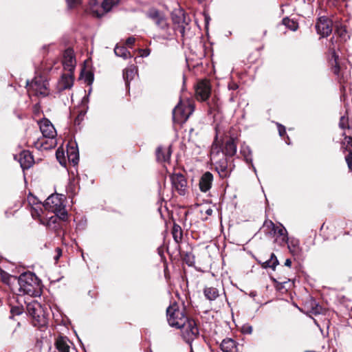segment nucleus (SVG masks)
Segmentation results:
<instances>
[{
    "label": "nucleus",
    "instance_id": "obj_45",
    "mask_svg": "<svg viewBox=\"0 0 352 352\" xmlns=\"http://www.w3.org/2000/svg\"><path fill=\"white\" fill-rule=\"evenodd\" d=\"M55 251H56V254L54 256V260L56 262H57L58 261L59 258L62 255V250L60 248H56Z\"/></svg>",
    "mask_w": 352,
    "mask_h": 352
},
{
    "label": "nucleus",
    "instance_id": "obj_35",
    "mask_svg": "<svg viewBox=\"0 0 352 352\" xmlns=\"http://www.w3.org/2000/svg\"><path fill=\"white\" fill-rule=\"evenodd\" d=\"M335 34L340 37L341 41H346L348 38L346 29L342 26L337 28Z\"/></svg>",
    "mask_w": 352,
    "mask_h": 352
},
{
    "label": "nucleus",
    "instance_id": "obj_15",
    "mask_svg": "<svg viewBox=\"0 0 352 352\" xmlns=\"http://www.w3.org/2000/svg\"><path fill=\"white\" fill-rule=\"evenodd\" d=\"M316 28L318 34L323 37L329 36L332 32V21L327 17L318 19Z\"/></svg>",
    "mask_w": 352,
    "mask_h": 352
},
{
    "label": "nucleus",
    "instance_id": "obj_29",
    "mask_svg": "<svg viewBox=\"0 0 352 352\" xmlns=\"http://www.w3.org/2000/svg\"><path fill=\"white\" fill-rule=\"evenodd\" d=\"M240 153L245 158L246 162L251 164L254 172L256 173V169L252 164V151L250 148L248 146L243 144L241 147Z\"/></svg>",
    "mask_w": 352,
    "mask_h": 352
},
{
    "label": "nucleus",
    "instance_id": "obj_50",
    "mask_svg": "<svg viewBox=\"0 0 352 352\" xmlns=\"http://www.w3.org/2000/svg\"><path fill=\"white\" fill-rule=\"evenodd\" d=\"M210 16L205 14V22H206V26L207 27L208 23H209V21H210Z\"/></svg>",
    "mask_w": 352,
    "mask_h": 352
},
{
    "label": "nucleus",
    "instance_id": "obj_4",
    "mask_svg": "<svg viewBox=\"0 0 352 352\" xmlns=\"http://www.w3.org/2000/svg\"><path fill=\"white\" fill-rule=\"evenodd\" d=\"M63 195L52 194L46 199L43 206L45 210L56 214L60 220L65 221L67 219V212L63 204Z\"/></svg>",
    "mask_w": 352,
    "mask_h": 352
},
{
    "label": "nucleus",
    "instance_id": "obj_23",
    "mask_svg": "<svg viewBox=\"0 0 352 352\" xmlns=\"http://www.w3.org/2000/svg\"><path fill=\"white\" fill-rule=\"evenodd\" d=\"M171 155L170 146L164 148L162 146L157 147L156 150V157L159 162H168L169 161Z\"/></svg>",
    "mask_w": 352,
    "mask_h": 352
},
{
    "label": "nucleus",
    "instance_id": "obj_7",
    "mask_svg": "<svg viewBox=\"0 0 352 352\" xmlns=\"http://www.w3.org/2000/svg\"><path fill=\"white\" fill-rule=\"evenodd\" d=\"M27 311L32 318V324L35 327H43L47 324L45 311L42 306L36 301H32L27 305Z\"/></svg>",
    "mask_w": 352,
    "mask_h": 352
},
{
    "label": "nucleus",
    "instance_id": "obj_30",
    "mask_svg": "<svg viewBox=\"0 0 352 352\" xmlns=\"http://www.w3.org/2000/svg\"><path fill=\"white\" fill-rule=\"evenodd\" d=\"M205 297L209 300H214L219 296V291L213 287H206L204 290Z\"/></svg>",
    "mask_w": 352,
    "mask_h": 352
},
{
    "label": "nucleus",
    "instance_id": "obj_25",
    "mask_svg": "<svg viewBox=\"0 0 352 352\" xmlns=\"http://www.w3.org/2000/svg\"><path fill=\"white\" fill-rule=\"evenodd\" d=\"M67 157L68 161L72 162L73 165L77 164L79 161V155L77 146L74 145L68 146L67 148Z\"/></svg>",
    "mask_w": 352,
    "mask_h": 352
},
{
    "label": "nucleus",
    "instance_id": "obj_34",
    "mask_svg": "<svg viewBox=\"0 0 352 352\" xmlns=\"http://www.w3.org/2000/svg\"><path fill=\"white\" fill-rule=\"evenodd\" d=\"M283 24L293 31L296 30L298 28V25L296 21H294V20L289 19L287 17L284 18L283 19Z\"/></svg>",
    "mask_w": 352,
    "mask_h": 352
},
{
    "label": "nucleus",
    "instance_id": "obj_17",
    "mask_svg": "<svg viewBox=\"0 0 352 352\" xmlns=\"http://www.w3.org/2000/svg\"><path fill=\"white\" fill-rule=\"evenodd\" d=\"M63 65L65 70L68 72H73L76 66V59L74 56V52L71 49H67L65 51Z\"/></svg>",
    "mask_w": 352,
    "mask_h": 352
},
{
    "label": "nucleus",
    "instance_id": "obj_32",
    "mask_svg": "<svg viewBox=\"0 0 352 352\" xmlns=\"http://www.w3.org/2000/svg\"><path fill=\"white\" fill-rule=\"evenodd\" d=\"M0 279L6 284L10 285L16 281V277L10 275L5 271L0 270Z\"/></svg>",
    "mask_w": 352,
    "mask_h": 352
},
{
    "label": "nucleus",
    "instance_id": "obj_44",
    "mask_svg": "<svg viewBox=\"0 0 352 352\" xmlns=\"http://www.w3.org/2000/svg\"><path fill=\"white\" fill-rule=\"evenodd\" d=\"M58 219H60V218L56 214H55L54 216L51 217L49 219L47 225L48 226H50L52 223H56Z\"/></svg>",
    "mask_w": 352,
    "mask_h": 352
},
{
    "label": "nucleus",
    "instance_id": "obj_51",
    "mask_svg": "<svg viewBox=\"0 0 352 352\" xmlns=\"http://www.w3.org/2000/svg\"><path fill=\"white\" fill-rule=\"evenodd\" d=\"M212 212H213L212 209H211V208H208V209H206V214L207 215L210 216V215H211V214H212Z\"/></svg>",
    "mask_w": 352,
    "mask_h": 352
},
{
    "label": "nucleus",
    "instance_id": "obj_53",
    "mask_svg": "<svg viewBox=\"0 0 352 352\" xmlns=\"http://www.w3.org/2000/svg\"><path fill=\"white\" fill-rule=\"evenodd\" d=\"M320 313V311L318 309V308H316V311H314V314H318Z\"/></svg>",
    "mask_w": 352,
    "mask_h": 352
},
{
    "label": "nucleus",
    "instance_id": "obj_6",
    "mask_svg": "<svg viewBox=\"0 0 352 352\" xmlns=\"http://www.w3.org/2000/svg\"><path fill=\"white\" fill-rule=\"evenodd\" d=\"M167 320L168 324L177 329H182L188 321V317L185 314V309H179L177 305H173L168 307L166 310Z\"/></svg>",
    "mask_w": 352,
    "mask_h": 352
},
{
    "label": "nucleus",
    "instance_id": "obj_11",
    "mask_svg": "<svg viewBox=\"0 0 352 352\" xmlns=\"http://www.w3.org/2000/svg\"><path fill=\"white\" fill-rule=\"evenodd\" d=\"M265 226L271 228V232L276 237L275 241L280 245H283L288 243L287 232L282 224L275 226L272 221H270L265 223Z\"/></svg>",
    "mask_w": 352,
    "mask_h": 352
},
{
    "label": "nucleus",
    "instance_id": "obj_21",
    "mask_svg": "<svg viewBox=\"0 0 352 352\" xmlns=\"http://www.w3.org/2000/svg\"><path fill=\"white\" fill-rule=\"evenodd\" d=\"M342 148L349 152L345 160L349 168L352 170V138L351 136H345L342 142Z\"/></svg>",
    "mask_w": 352,
    "mask_h": 352
},
{
    "label": "nucleus",
    "instance_id": "obj_2",
    "mask_svg": "<svg viewBox=\"0 0 352 352\" xmlns=\"http://www.w3.org/2000/svg\"><path fill=\"white\" fill-rule=\"evenodd\" d=\"M39 128L44 138H47V140H38L36 143V146L44 150H48L54 148L56 146V136L57 135L56 131L47 119H43L39 122Z\"/></svg>",
    "mask_w": 352,
    "mask_h": 352
},
{
    "label": "nucleus",
    "instance_id": "obj_5",
    "mask_svg": "<svg viewBox=\"0 0 352 352\" xmlns=\"http://www.w3.org/2000/svg\"><path fill=\"white\" fill-rule=\"evenodd\" d=\"M195 104L192 100H180L173 110V119L175 122L184 123L193 113Z\"/></svg>",
    "mask_w": 352,
    "mask_h": 352
},
{
    "label": "nucleus",
    "instance_id": "obj_1",
    "mask_svg": "<svg viewBox=\"0 0 352 352\" xmlns=\"http://www.w3.org/2000/svg\"><path fill=\"white\" fill-rule=\"evenodd\" d=\"M227 156L217 144H212L210 151V160L214 165L220 177H227L232 170V164H228Z\"/></svg>",
    "mask_w": 352,
    "mask_h": 352
},
{
    "label": "nucleus",
    "instance_id": "obj_18",
    "mask_svg": "<svg viewBox=\"0 0 352 352\" xmlns=\"http://www.w3.org/2000/svg\"><path fill=\"white\" fill-rule=\"evenodd\" d=\"M213 182V175L210 172L204 173L199 179V189L201 192H206L208 191L212 186Z\"/></svg>",
    "mask_w": 352,
    "mask_h": 352
},
{
    "label": "nucleus",
    "instance_id": "obj_27",
    "mask_svg": "<svg viewBox=\"0 0 352 352\" xmlns=\"http://www.w3.org/2000/svg\"><path fill=\"white\" fill-rule=\"evenodd\" d=\"M173 21L175 23H177L179 25L178 31L182 34H184L185 30L184 24H187L184 13L182 11H179L178 15L174 14L173 15Z\"/></svg>",
    "mask_w": 352,
    "mask_h": 352
},
{
    "label": "nucleus",
    "instance_id": "obj_31",
    "mask_svg": "<svg viewBox=\"0 0 352 352\" xmlns=\"http://www.w3.org/2000/svg\"><path fill=\"white\" fill-rule=\"evenodd\" d=\"M116 56L122 57L123 59H127L131 57L130 52L124 46L116 45L114 48Z\"/></svg>",
    "mask_w": 352,
    "mask_h": 352
},
{
    "label": "nucleus",
    "instance_id": "obj_49",
    "mask_svg": "<svg viewBox=\"0 0 352 352\" xmlns=\"http://www.w3.org/2000/svg\"><path fill=\"white\" fill-rule=\"evenodd\" d=\"M292 265V261L289 258H287L286 259L285 262V266H287V267H290Z\"/></svg>",
    "mask_w": 352,
    "mask_h": 352
},
{
    "label": "nucleus",
    "instance_id": "obj_28",
    "mask_svg": "<svg viewBox=\"0 0 352 352\" xmlns=\"http://www.w3.org/2000/svg\"><path fill=\"white\" fill-rule=\"evenodd\" d=\"M137 73V68L134 65H131L123 71V78L127 86L129 82L134 78Z\"/></svg>",
    "mask_w": 352,
    "mask_h": 352
},
{
    "label": "nucleus",
    "instance_id": "obj_36",
    "mask_svg": "<svg viewBox=\"0 0 352 352\" xmlns=\"http://www.w3.org/2000/svg\"><path fill=\"white\" fill-rule=\"evenodd\" d=\"M56 156L58 162L62 166H66V160L65 159V153L63 151L57 150Z\"/></svg>",
    "mask_w": 352,
    "mask_h": 352
},
{
    "label": "nucleus",
    "instance_id": "obj_10",
    "mask_svg": "<svg viewBox=\"0 0 352 352\" xmlns=\"http://www.w3.org/2000/svg\"><path fill=\"white\" fill-rule=\"evenodd\" d=\"M331 45L329 46V50L331 54V58L330 59V62L331 65L333 66V73L338 76L340 78V82L342 83V82H345L347 74L345 72H342V67L340 66L338 62V55L336 53V49L334 46V36L331 38Z\"/></svg>",
    "mask_w": 352,
    "mask_h": 352
},
{
    "label": "nucleus",
    "instance_id": "obj_39",
    "mask_svg": "<svg viewBox=\"0 0 352 352\" xmlns=\"http://www.w3.org/2000/svg\"><path fill=\"white\" fill-rule=\"evenodd\" d=\"M10 312L12 316L20 315L23 312V307L21 306L12 307Z\"/></svg>",
    "mask_w": 352,
    "mask_h": 352
},
{
    "label": "nucleus",
    "instance_id": "obj_8",
    "mask_svg": "<svg viewBox=\"0 0 352 352\" xmlns=\"http://www.w3.org/2000/svg\"><path fill=\"white\" fill-rule=\"evenodd\" d=\"M146 16L151 19L155 25L164 32L163 34L161 36L163 39L167 38L170 35L167 19L162 12L155 8H151L147 11Z\"/></svg>",
    "mask_w": 352,
    "mask_h": 352
},
{
    "label": "nucleus",
    "instance_id": "obj_26",
    "mask_svg": "<svg viewBox=\"0 0 352 352\" xmlns=\"http://www.w3.org/2000/svg\"><path fill=\"white\" fill-rule=\"evenodd\" d=\"M223 352H237V346L234 340L231 338L224 339L221 344Z\"/></svg>",
    "mask_w": 352,
    "mask_h": 352
},
{
    "label": "nucleus",
    "instance_id": "obj_40",
    "mask_svg": "<svg viewBox=\"0 0 352 352\" xmlns=\"http://www.w3.org/2000/svg\"><path fill=\"white\" fill-rule=\"evenodd\" d=\"M241 332L245 334H251L252 332V327L250 324H244L241 327Z\"/></svg>",
    "mask_w": 352,
    "mask_h": 352
},
{
    "label": "nucleus",
    "instance_id": "obj_47",
    "mask_svg": "<svg viewBox=\"0 0 352 352\" xmlns=\"http://www.w3.org/2000/svg\"><path fill=\"white\" fill-rule=\"evenodd\" d=\"M135 38L134 37H129L126 41V44L129 46H131L134 44Z\"/></svg>",
    "mask_w": 352,
    "mask_h": 352
},
{
    "label": "nucleus",
    "instance_id": "obj_20",
    "mask_svg": "<svg viewBox=\"0 0 352 352\" xmlns=\"http://www.w3.org/2000/svg\"><path fill=\"white\" fill-rule=\"evenodd\" d=\"M19 162L23 169H28L32 166L34 159L28 151H23L19 154Z\"/></svg>",
    "mask_w": 352,
    "mask_h": 352
},
{
    "label": "nucleus",
    "instance_id": "obj_14",
    "mask_svg": "<svg viewBox=\"0 0 352 352\" xmlns=\"http://www.w3.org/2000/svg\"><path fill=\"white\" fill-rule=\"evenodd\" d=\"M173 188L180 195H184L187 191V181L182 174L177 173L170 176Z\"/></svg>",
    "mask_w": 352,
    "mask_h": 352
},
{
    "label": "nucleus",
    "instance_id": "obj_12",
    "mask_svg": "<svg viewBox=\"0 0 352 352\" xmlns=\"http://www.w3.org/2000/svg\"><path fill=\"white\" fill-rule=\"evenodd\" d=\"M182 328L183 329V338L187 342H190L199 335V329L194 320L188 318V321L186 322L185 326L182 327Z\"/></svg>",
    "mask_w": 352,
    "mask_h": 352
},
{
    "label": "nucleus",
    "instance_id": "obj_24",
    "mask_svg": "<svg viewBox=\"0 0 352 352\" xmlns=\"http://www.w3.org/2000/svg\"><path fill=\"white\" fill-rule=\"evenodd\" d=\"M225 155L232 157L236 153V144L234 138H230L224 144L223 150H222Z\"/></svg>",
    "mask_w": 352,
    "mask_h": 352
},
{
    "label": "nucleus",
    "instance_id": "obj_33",
    "mask_svg": "<svg viewBox=\"0 0 352 352\" xmlns=\"http://www.w3.org/2000/svg\"><path fill=\"white\" fill-rule=\"evenodd\" d=\"M278 264V261L274 253L270 256V258L263 262L262 267L263 268H272L274 270L276 266Z\"/></svg>",
    "mask_w": 352,
    "mask_h": 352
},
{
    "label": "nucleus",
    "instance_id": "obj_54",
    "mask_svg": "<svg viewBox=\"0 0 352 352\" xmlns=\"http://www.w3.org/2000/svg\"><path fill=\"white\" fill-rule=\"evenodd\" d=\"M251 296H255V294H254L253 292H252V293H251Z\"/></svg>",
    "mask_w": 352,
    "mask_h": 352
},
{
    "label": "nucleus",
    "instance_id": "obj_41",
    "mask_svg": "<svg viewBox=\"0 0 352 352\" xmlns=\"http://www.w3.org/2000/svg\"><path fill=\"white\" fill-rule=\"evenodd\" d=\"M66 1L70 8L75 7L80 3V0H66Z\"/></svg>",
    "mask_w": 352,
    "mask_h": 352
},
{
    "label": "nucleus",
    "instance_id": "obj_37",
    "mask_svg": "<svg viewBox=\"0 0 352 352\" xmlns=\"http://www.w3.org/2000/svg\"><path fill=\"white\" fill-rule=\"evenodd\" d=\"M42 208L40 206L36 207H32L31 214L34 219L38 218L41 216Z\"/></svg>",
    "mask_w": 352,
    "mask_h": 352
},
{
    "label": "nucleus",
    "instance_id": "obj_3",
    "mask_svg": "<svg viewBox=\"0 0 352 352\" xmlns=\"http://www.w3.org/2000/svg\"><path fill=\"white\" fill-rule=\"evenodd\" d=\"M16 281L19 284V290L30 296H36L39 287L38 279L36 276L30 272L21 274Z\"/></svg>",
    "mask_w": 352,
    "mask_h": 352
},
{
    "label": "nucleus",
    "instance_id": "obj_42",
    "mask_svg": "<svg viewBox=\"0 0 352 352\" xmlns=\"http://www.w3.org/2000/svg\"><path fill=\"white\" fill-rule=\"evenodd\" d=\"M277 125H278V133H279L280 136L283 137L286 133L285 127L280 124H277Z\"/></svg>",
    "mask_w": 352,
    "mask_h": 352
},
{
    "label": "nucleus",
    "instance_id": "obj_16",
    "mask_svg": "<svg viewBox=\"0 0 352 352\" xmlns=\"http://www.w3.org/2000/svg\"><path fill=\"white\" fill-rule=\"evenodd\" d=\"M48 82L41 77L35 78L30 85V89L35 91L37 95H47Z\"/></svg>",
    "mask_w": 352,
    "mask_h": 352
},
{
    "label": "nucleus",
    "instance_id": "obj_43",
    "mask_svg": "<svg viewBox=\"0 0 352 352\" xmlns=\"http://www.w3.org/2000/svg\"><path fill=\"white\" fill-rule=\"evenodd\" d=\"M139 52L140 56L142 57H147L151 53V50L149 49H141Z\"/></svg>",
    "mask_w": 352,
    "mask_h": 352
},
{
    "label": "nucleus",
    "instance_id": "obj_46",
    "mask_svg": "<svg viewBox=\"0 0 352 352\" xmlns=\"http://www.w3.org/2000/svg\"><path fill=\"white\" fill-rule=\"evenodd\" d=\"M28 200L30 204L36 205L38 204L36 198L34 196H29Z\"/></svg>",
    "mask_w": 352,
    "mask_h": 352
},
{
    "label": "nucleus",
    "instance_id": "obj_19",
    "mask_svg": "<svg viewBox=\"0 0 352 352\" xmlns=\"http://www.w3.org/2000/svg\"><path fill=\"white\" fill-rule=\"evenodd\" d=\"M72 345V342L66 336H59L55 341V346L58 352H69Z\"/></svg>",
    "mask_w": 352,
    "mask_h": 352
},
{
    "label": "nucleus",
    "instance_id": "obj_48",
    "mask_svg": "<svg viewBox=\"0 0 352 352\" xmlns=\"http://www.w3.org/2000/svg\"><path fill=\"white\" fill-rule=\"evenodd\" d=\"M228 88L230 90H236L238 89V85L235 82H231L228 85Z\"/></svg>",
    "mask_w": 352,
    "mask_h": 352
},
{
    "label": "nucleus",
    "instance_id": "obj_13",
    "mask_svg": "<svg viewBox=\"0 0 352 352\" xmlns=\"http://www.w3.org/2000/svg\"><path fill=\"white\" fill-rule=\"evenodd\" d=\"M210 91L211 87L208 80H200L195 85V96L198 100H206L210 95Z\"/></svg>",
    "mask_w": 352,
    "mask_h": 352
},
{
    "label": "nucleus",
    "instance_id": "obj_38",
    "mask_svg": "<svg viewBox=\"0 0 352 352\" xmlns=\"http://www.w3.org/2000/svg\"><path fill=\"white\" fill-rule=\"evenodd\" d=\"M339 126L342 129L349 128L348 118H346L344 116H342L340 118V122H339Z\"/></svg>",
    "mask_w": 352,
    "mask_h": 352
},
{
    "label": "nucleus",
    "instance_id": "obj_55",
    "mask_svg": "<svg viewBox=\"0 0 352 352\" xmlns=\"http://www.w3.org/2000/svg\"><path fill=\"white\" fill-rule=\"evenodd\" d=\"M288 248L291 250V246L289 244H288Z\"/></svg>",
    "mask_w": 352,
    "mask_h": 352
},
{
    "label": "nucleus",
    "instance_id": "obj_9",
    "mask_svg": "<svg viewBox=\"0 0 352 352\" xmlns=\"http://www.w3.org/2000/svg\"><path fill=\"white\" fill-rule=\"evenodd\" d=\"M119 1L120 0H103L101 5H99L97 0H90V11L94 16L100 18L105 13L109 12L113 6L119 3Z\"/></svg>",
    "mask_w": 352,
    "mask_h": 352
},
{
    "label": "nucleus",
    "instance_id": "obj_22",
    "mask_svg": "<svg viewBox=\"0 0 352 352\" xmlns=\"http://www.w3.org/2000/svg\"><path fill=\"white\" fill-rule=\"evenodd\" d=\"M74 76L72 72L63 74L58 81V89L60 91L70 89L73 86Z\"/></svg>",
    "mask_w": 352,
    "mask_h": 352
},
{
    "label": "nucleus",
    "instance_id": "obj_52",
    "mask_svg": "<svg viewBox=\"0 0 352 352\" xmlns=\"http://www.w3.org/2000/svg\"><path fill=\"white\" fill-rule=\"evenodd\" d=\"M177 228H176L175 227H174L173 236H174L175 240L176 241H177V235L176 234V232H177Z\"/></svg>",
    "mask_w": 352,
    "mask_h": 352
}]
</instances>
